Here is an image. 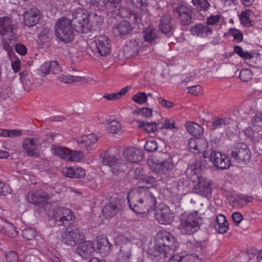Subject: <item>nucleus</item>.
Segmentation results:
<instances>
[{
    "mask_svg": "<svg viewBox=\"0 0 262 262\" xmlns=\"http://www.w3.org/2000/svg\"><path fill=\"white\" fill-rule=\"evenodd\" d=\"M128 202L132 210L137 214H145L153 210L156 205V198L146 187L132 190L127 196Z\"/></svg>",
    "mask_w": 262,
    "mask_h": 262,
    "instance_id": "nucleus-1",
    "label": "nucleus"
},
{
    "mask_svg": "<svg viewBox=\"0 0 262 262\" xmlns=\"http://www.w3.org/2000/svg\"><path fill=\"white\" fill-rule=\"evenodd\" d=\"M101 21V18L97 14L90 16L86 10L77 9L73 13L72 24L76 31L79 33H87L91 31L92 27Z\"/></svg>",
    "mask_w": 262,
    "mask_h": 262,
    "instance_id": "nucleus-2",
    "label": "nucleus"
},
{
    "mask_svg": "<svg viewBox=\"0 0 262 262\" xmlns=\"http://www.w3.org/2000/svg\"><path fill=\"white\" fill-rule=\"evenodd\" d=\"M18 28L16 20L8 16L0 17V35L4 48L8 52L10 50V42L17 37Z\"/></svg>",
    "mask_w": 262,
    "mask_h": 262,
    "instance_id": "nucleus-3",
    "label": "nucleus"
},
{
    "mask_svg": "<svg viewBox=\"0 0 262 262\" xmlns=\"http://www.w3.org/2000/svg\"><path fill=\"white\" fill-rule=\"evenodd\" d=\"M179 243L176 238L166 231H159L155 237V249L161 253L164 258L171 255L178 248Z\"/></svg>",
    "mask_w": 262,
    "mask_h": 262,
    "instance_id": "nucleus-4",
    "label": "nucleus"
},
{
    "mask_svg": "<svg viewBox=\"0 0 262 262\" xmlns=\"http://www.w3.org/2000/svg\"><path fill=\"white\" fill-rule=\"evenodd\" d=\"M199 217L198 212H185L181 215L178 228L182 234H190L198 230L199 227Z\"/></svg>",
    "mask_w": 262,
    "mask_h": 262,
    "instance_id": "nucleus-5",
    "label": "nucleus"
},
{
    "mask_svg": "<svg viewBox=\"0 0 262 262\" xmlns=\"http://www.w3.org/2000/svg\"><path fill=\"white\" fill-rule=\"evenodd\" d=\"M55 35L60 41L69 43L74 38V32L71 21L62 18L57 22L55 26Z\"/></svg>",
    "mask_w": 262,
    "mask_h": 262,
    "instance_id": "nucleus-6",
    "label": "nucleus"
},
{
    "mask_svg": "<svg viewBox=\"0 0 262 262\" xmlns=\"http://www.w3.org/2000/svg\"><path fill=\"white\" fill-rule=\"evenodd\" d=\"M96 242V244L92 243L90 241L81 243L77 248L78 254L82 257L86 258L95 251L100 250L105 244L107 243V241L106 238L102 237L98 238Z\"/></svg>",
    "mask_w": 262,
    "mask_h": 262,
    "instance_id": "nucleus-7",
    "label": "nucleus"
},
{
    "mask_svg": "<svg viewBox=\"0 0 262 262\" xmlns=\"http://www.w3.org/2000/svg\"><path fill=\"white\" fill-rule=\"evenodd\" d=\"M102 164L107 166L114 175H118L126 169L125 164L122 162L119 156L117 155L107 153L102 160Z\"/></svg>",
    "mask_w": 262,
    "mask_h": 262,
    "instance_id": "nucleus-8",
    "label": "nucleus"
},
{
    "mask_svg": "<svg viewBox=\"0 0 262 262\" xmlns=\"http://www.w3.org/2000/svg\"><path fill=\"white\" fill-rule=\"evenodd\" d=\"M203 156L205 158H208L215 167L222 169H227L231 165L229 158L226 155L222 154L220 152L215 151L205 152Z\"/></svg>",
    "mask_w": 262,
    "mask_h": 262,
    "instance_id": "nucleus-9",
    "label": "nucleus"
},
{
    "mask_svg": "<svg viewBox=\"0 0 262 262\" xmlns=\"http://www.w3.org/2000/svg\"><path fill=\"white\" fill-rule=\"evenodd\" d=\"M231 155L238 163H246L250 160L251 153L246 144L239 143L232 149Z\"/></svg>",
    "mask_w": 262,
    "mask_h": 262,
    "instance_id": "nucleus-10",
    "label": "nucleus"
},
{
    "mask_svg": "<svg viewBox=\"0 0 262 262\" xmlns=\"http://www.w3.org/2000/svg\"><path fill=\"white\" fill-rule=\"evenodd\" d=\"M155 217L160 224L170 225L174 221L175 214L167 206L161 205L157 210Z\"/></svg>",
    "mask_w": 262,
    "mask_h": 262,
    "instance_id": "nucleus-11",
    "label": "nucleus"
},
{
    "mask_svg": "<svg viewBox=\"0 0 262 262\" xmlns=\"http://www.w3.org/2000/svg\"><path fill=\"white\" fill-rule=\"evenodd\" d=\"M176 156H168L163 161L155 163L152 168V170L157 173L161 174L166 173L173 168L178 161V159H176Z\"/></svg>",
    "mask_w": 262,
    "mask_h": 262,
    "instance_id": "nucleus-12",
    "label": "nucleus"
},
{
    "mask_svg": "<svg viewBox=\"0 0 262 262\" xmlns=\"http://www.w3.org/2000/svg\"><path fill=\"white\" fill-rule=\"evenodd\" d=\"M97 51L102 56L110 55L111 50V41L106 35H101L95 37Z\"/></svg>",
    "mask_w": 262,
    "mask_h": 262,
    "instance_id": "nucleus-13",
    "label": "nucleus"
},
{
    "mask_svg": "<svg viewBox=\"0 0 262 262\" xmlns=\"http://www.w3.org/2000/svg\"><path fill=\"white\" fill-rule=\"evenodd\" d=\"M49 215L52 216L53 219L57 222H60L58 225L62 223L64 225L65 222L72 221L74 218L71 210L67 208H57L53 211V213H50Z\"/></svg>",
    "mask_w": 262,
    "mask_h": 262,
    "instance_id": "nucleus-14",
    "label": "nucleus"
},
{
    "mask_svg": "<svg viewBox=\"0 0 262 262\" xmlns=\"http://www.w3.org/2000/svg\"><path fill=\"white\" fill-rule=\"evenodd\" d=\"M23 23L28 27L35 26L40 19V11L36 8H31L23 13Z\"/></svg>",
    "mask_w": 262,
    "mask_h": 262,
    "instance_id": "nucleus-15",
    "label": "nucleus"
},
{
    "mask_svg": "<svg viewBox=\"0 0 262 262\" xmlns=\"http://www.w3.org/2000/svg\"><path fill=\"white\" fill-rule=\"evenodd\" d=\"M81 235L77 228H68L62 235L61 241L66 245L74 246L81 239Z\"/></svg>",
    "mask_w": 262,
    "mask_h": 262,
    "instance_id": "nucleus-16",
    "label": "nucleus"
},
{
    "mask_svg": "<svg viewBox=\"0 0 262 262\" xmlns=\"http://www.w3.org/2000/svg\"><path fill=\"white\" fill-rule=\"evenodd\" d=\"M40 145L38 138H28L24 140L23 147L28 156L38 157L39 154L36 152V149Z\"/></svg>",
    "mask_w": 262,
    "mask_h": 262,
    "instance_id": "nucleus-17",
    "label": "nucleus"
},
{
    "mask_svg": "<svg viewBox=\"0 0 262 262\" xmlns=\"http://www.w3.org/2000/svg\"><path fill=\"white\" fill-rule=\"evenodd\" d=\"M191 34L202 38H207L213 34L212 29L201 23L192 26L190 29Z\"/></svg>",
    "mask_w": 262,
    "mask_h": 262,
    "instance_id": "nucleus-18",
    "label": "nucleus"
},
{
    "mask_svg": "<svg viewBox=\"0 0 262 262\" xmlns=\"http://www.w3.org/2000/svg\"><path fill=\"white\" fill-rule=\"evenodd\" d=\"M123 155L126 160L130 163H138L143 158V151L139 148L133 147L126 148L123 150Z\"/></svg>",
    "mask_w": 262,
    "mask_h": 262,
    "instance_id": "nucleus-19",
    "label": "nucleus"
},
{
    "mask_svg": "<svg viewBox=\"0 0 262 262\" xmlns=\"http://www.w3.org/2000/svg\"><path fill=\"white\" fill-rule=\"evenodd\" d=\"M141 43L139 40H133L128 42L123 48V55L126 58H129L136 55L140 50Z\"/></svg>",
    "mask_w": 262,
    "mask_h": 262,
    "instance_id": "nucleus-20",
    "label": "nucleus"
},
{
    "mask_svg": "<svg viewBox=\"0 0 262 262\" xmlns=\"http://www.w3.org/2000/svg\"><path fill=\"white\" fill-rule=\"evenodd\" d=\"M51 197V196L50 194H48L42 191H37L29 192L27 196V199L31 204H43L50 199Z\"/></svg>",
    "mask_w": 262,
    "mask_h": 262,
    "instance_id": "nucleus-21",
    "label": "nucleus"
},
{
    "mask_svg": "<svg viewBox=\"0 0 262 262\" xmlns=\"http://www.w3.org/2000/svg\"><path fill=\"white\" fill-rule=\"evenodd\" d=\"M0 231L6 234L10 238H15L18 234V231L12 224L6 222L1 217Z\"/></svg>",
    "mask_w": 262,
    "mask_h": 262,
    "instance_id": "nucleus-22",
    "label": "nucleus"
},
{
    "mask_svg": "<svg viewBox=\"0 0 262 262\" xmlns=\"http://www.w3.org/2000/svg\"><path fill=\"white\" fill-rule=\"evenodd\" d=\"M62 173L70 178H83L85 174V170L81 167H64L62 169Z\"/></svg>",
    "mask_w": 262,
    "mask_h": 262,
    "instance_id": "nucleus-23",
    "label": "nucleus"
},
{
    "mask_svg": "<svg viewBox=\"0 0 262 262\" xmlns=\"http://www.w3.org/2000/svg\"><path fill=\"white\" fill-rule=\"evenodd\" d=\"M233 120L228 116L214 117L212 119L211 129L214 130L225 127L228 124H231Z\"/></svg>",
    "mask_w": 262,
    "mask_h": 262,
    "instance_id": "nucleus-24",
    "label": "nucleus"
},
{
    "mask_svg": "<svg viewBox=\"0 0 262 262\" xmlns=\"http://www.w3.org/2000/svg\"><path fill=\"white\" fill-rule=\"evenodd\" d=\"M186 174L190 180H204L206 178L205 174L195 166L189 167L186 170Z\"/></svg>",
    "mask_w": 262,
    "mask_h": 262,
    "instance_id": "nucleus-25",
    "label": "nucleus"
},
{
    "mask_svg": "<svg viewBox=\"0 0 262 262\" xmlns=\"http://www.w3.org/2000/svg\"><path fill=\"white\" fill-rule=\"evenodd\" d=\"M97 141V136L94 134L83 135L77 140L78 145L81 148H88L95 144Z\"/></svg>",
    "mask_w": 262,
    "mask_h": 262,
    "instance_id": "nucleus-26",
    "label": "nucleus"
},
{
    "mask_svg": "<svg viewBox=\"0 0 262 262\" xmlns=\"http://www.w3.org/2000/svg\"><path fill=\"white\" fill-rule=\"evenodd\" d=\"M214 227L216 231L219 233L223 234L228 231L229 229L228 224L224 215L220 214L216 216Z\"/></svg>",
    "mask_w": 262,
    "mask_h": 262,
    "instance_id": "nucleus-27",
    "label": "nucleus"
},
{
    "mask_svg": "<svg viewBox=\"0 0 262 262\" xmlns=\"http://www.w3.org/2000/svg\"><path fill=\"white\" fill-rule=\"evenodd\" d=\"M171 17L168 14H164L160 19L159 29L161 33L167 34H169L172 29V26L170 23Z\"/></svg>",
    "mask_w": 262,
    "mask_h": 262,
    "instance_id": "nucleus-28",
    "label": "nucleus"
},
{
    "mask_svg": "<svg viewBox=\"0 0 262 262\" xmlns=\"http://www.w3.org/2000/svg\"><path fill=\"white\" fill-rule=\"evenodd\" d=\"M159 35L157 30L151 26L147 28L143 32L144 38L147 42H152L156 41L159 38Z\"/></svg>",
    "mask_w": 262,
    "mask_h": 262,
    "instance_id": "nucleus-29",
    "label": "nucleus"
},
{
    "mask_svg": "<svg viewBox=\"0 0 262 262\" xmlns=\"http://www.w3.org/2000/svg\"><path fill=\"white\" fill-rule=\"evenodd\" d=\"M186 128L190 134L196 137H200L203 133V128L198 123L187 122Z\"/></svg>",
    "mask_w": 262,
    "mask_h": 262,
    "instance_id": "nucleus-30",
    "label": "nucleus"
},
{
    "mask_svg": "<svg viewBox=\"0 0 262 262\" xmlns=\"http://www.w3.org/2000/svg\"><path fill=\"white\" fill-rule=\"evenodd\" d=\"M196 257L193 255H185L184 253L173 255L168 262H194Z\"/></svg>",
    "mask_w": 262,
    "mask_h": 262,
    "instance_id": "nucleus-31",
    "label": "nucleus"
},
{
    "mask_svg": "<svg viewBox=\"0 0 262 262\" xmlns=\"http://www.w3.org/2000/svg\"><path fill=\"white\" fill-rule=\"evenodd\" d=\"M253 15V12L251 10L247 9L242 12L239 15V20L242 24L247 27L252 26L251 17Z\"/></svg>",
    "mask_w": 262,
    "mask_h": 262,
    "instance_id": "nucleus-32",
    "label": "nucleus"
},
{
    "mask_svg": "<svg viewBox=\"0 0 262 262\" xmlns=\"http://www.w3.org/2000/svg\"><path fill=\"white\" fill-rule=\"evenodd\" d=\"M130 86H127L122 88L120 91L116 93L105 94L103 98L109 101H114L119 99L121 97L124 96L128 91L130 89Z\"/></svg>",
    "mask_w": 262,
    "mask_h": 262,
    "instance_id": "nucleus-33",
    "label": "nucleus"
},
{
    "mask_svg": "<svg viewBox=\"0 0 262 262\" xmlns=\"http://www.w3.org/2000/svg\"><path fill=\"white\" fill-rule=\"evenodd\" d=\"M106 130L110 134H121L123 132L122 126L116 120H112L107 123Z\"/></svg>",
    "mask_w": 262,
    "mask_h": 262,
    "instance_id": "nucleus-34",
    "label": "nucleus"
},
{
    "mask_svg": "<svg viewBox=\"0 0 262 262\" xmlns=\"http://www.w3.org/2000/svg\"><path fill=\"white\" fill-rule=\"evenodd\" d=\"M52 151L54 155L59 156L66 160H67L69 155L71 153L70 149L60 146H53Z\"/></svg>",
    "mask_w": 262,
    "mask_h": 262,
    "instance_id": "nucleus-35",
    "label": "nucleus"
},
{
    "mask_svg": "<svg viewBox=\"0 0 262 262\" xmlns=\"http://www.w3.org/2000/svg\"><path fill=\"white\" fill-rule=\"evenodd\" d=\"M193 7L198 11H207L210 4L207 0H191Z\"/></svg>",
    "mask_w": 262,
    "mask_h": 262,
    "instance_id": "nucleus-36",
    "label": "nucleus"
},
{
    "mask_svg": "<svg viewBox=\"0 0 262 262\" xmlns=\"http://www.w3.org/2000/svg\"><path fill=\"white\" fill-rule=\"evenodd\" d=\"M139 128L146 130L149 133H154L157 130L158 124L154 122H139Z\"/></svg>",
    "mask_w": 262,
    "mask_h": 262,
    "instance_id": "nucleus-37",
    "label": "nucleus"
},
{
    "mask_svg": "<svg viewBox=\"0 0 262 262\" xmlns=\"http://www.w3.org/2000/svg\"><path fill=\"white\" fill-rule=\"evenodd\" d=\"M130 31V26L128 22L123 21L118 24L115 29V33L125 34Z\"/></svg>",
    "mask_w": 262,
    "mask_h": 262,
    "instance_id": "nucleus-38",
    "label": "nucleus"
},
{
    "mask_svg": "<svg viewBox=\"0 0 262 262\" xmlns=\"http://www.w3.org/2000/svg\"><path fill=\"white\" fill-rule=\"evenodd\" d=\"M158 127L160 129H169L176 128L173 120H169L167 118L162 119L158 123Z\"/></svg>",
    "mask_w": 262,
    "mask_h": 262,
    "instance_id": "nucleus-39",
    "label": "nucleus"
},
{
    "mask_svg": "<svg viewBox=\"0 0 262 262\" xmlns=\"http://www.w3.org/2000/svg\"><path fill=\"white\" fill-rule=\"evenodd\" d=\"M208 146V144L207 141L203 138H198L196 148L195 151V154H198L199 152H203V155L205 152H208V151H206V149L207 148ZM208 151H210L208 150Z\"/></svg>",
    "mask_w": 262,
    "mask_h": 262,
    "instance_id": "nucleus-40",
    "label": "nucleus"
},
{
    "mask_svg": "<svg viewBox=\"0 0 262 262\" xmlns=\"http://www.w3.org/2000/svg\"><path fill=\"white\" fill-rule=\"evenodd\" d=\"M132 100L135 102L142 105L147 102V95L145 92H138L133 96Z\"/></svg>",
    "mask_w": 262,
    "mask_h": 262,
    "instance_id": "nucleus-41",
    "label": "nucleus"
},
{
    "mask_svg": "<svg viewBox=\"0 0 262 262\" xmlns=\"http://www.w3.org/2000/svg\"><path fill=\"white\" fill-rule=\"evenodd\" d=\"M252 199L250 197L241 196L233 200V205L237 208L243 207L246 203L251 202Z\"/></svg>",
    "mask_w": 262,
    "mask_h": 262,
    "instance_id": "nucleus-42",
    "label": "nucleus"
},
{
    "mask_svg": "<svg viewBox=\"0 0 262 262\" xmlns=\"http://www.w3.org/2000/svg\"><path fill=\"white\" fill-rule=\"evenodd\" d=\"M234 51L241 58H242L245 60L251 59L253 57L252 53L248 52V51H244L243 50V49L238 46H235L234 47Z\"/></svg>",
    "mask_w": 262,
    "mask_h": 262,
    "instance_id": "nucleus-43",
    "label": "nucleus"
},
{
    "mask_svg": "<svg viewBox=\"0 0 262 262\" xmlns=\"http://www.w3.org/2000/svg\"><path fill=\"white\" fill-rule=\"evenodd\" d=\"M83 157L84 155L82 152L71 150V153L69 155L67 161L78 162L83 160Z\"/></svg>",
    "mask_w": 262,
    "mask_h": 262,
    "instance_id": "nucleus-44",
    "label": "nucleus"
},
{
    "mask_svg": "<svg viewBox=\"0 0 262 262\" xmlns=\"http://www.w3.org/2000/svg\"><path fill=\"white\" fill-rule=\"evenodd\" d=\"M130 179L139 180H144L145 177L142 172L141 168H137L134 170H130L129 173Z\"/></svg>",
    "mask_w": 262,
    "mask_h": 262,
    "instance_id": "nucleus-45",
    "label": "nucleus"
},
{
    "mask_svg": "<svg viewBox=\"0 0 262 262\" xmlns=\"http://www.w3.org/2000/svg\"><path fill=\"white\" fill-rule=\"evenodd\" d=\"M197 187L196 188L199 189L200 192L206 194L211 192V189L207 181H198Z\"/></svg>",
    "mask_w": 262,
    "mask_h": 262,
    "instance_id": "nucleus-46",
    "label": "nucleus"
},
{
    "mask_svg": "<svg viewBox=\"0 0 262 262\" xmlns=\"http://www.w3.org/2000/svg\"><path fill=\"white\" fill-rule=\"evenodd\" d=\"M21 135V132L19 130H3L0 129V135L4 137H15Z\"/></svg>",
    "mask_w": 262,
    "mask_h": 262,
    "instance_id": "nucleus-47",
    "label": "nucleus"
},
{
    "mask_svg": "<svg viewBox=\"0 0 262 262\" xmlns=\"http://www.w3.org/2000/svg\"><path fill=\"white\" fill-rule=\"evenodd\" d=\"M252 72L248 69H243L239 74V78L244 82L249 81L252 79Z\"/></svg>",
    "mask_w": 262,
    "mask_h": 262,
    "instance_id": "nucleus-48",
    "label": "nucleus"
},
{
    "mask_svg": "<svg viewBox=\"0 0 262 262\" xmlns=\"http://www.w3.org/2000/svg\"><path fill=\"white\" fill-rule=\"evenodd\" d=\"M36 235L35 230L32 228H27L23 231V237L27 240L34 239Z\"/></svg>",
    "mask_w": 262,
    "mask_h": 262,
    "instance_id": "nucleus-49",
    "label": "nucleus"
},
{
    "mask_svg": "<svg viewBox=\"0 0 262 262\" xmlns=\"http://www.w3.org/2000/svg\"><path fill=\"white\" fill-rule=\"evenodd\" d=\"M222 16L220 15L216 14L211 15L208 17L206 20V25L208 26L217 25L221 21Z\"/></svg>",
    "mask_w": 262,
    "mask_h": 262,
    "instance_id": "nucleus-50",
    "label": "nucleus"
},
{
    "mask_svg": "<svg viewBox=\"0 0 262 262\" xmlns=\"http://www.w3.org/2000/svg\"><path fill=\"white\" fill-rule=\"evenodd\" d=\"M229 31L230 34L237 42H239L243 41V35L239 30L234 28H231L229 29Z\"/></svg>",
    "mask_w": 262,
    "mask_h": 262,
    "instance_id": "nucleus-51",
    "label": "nucleus"
},
{
    "mask_svg": "<svg viewBox=\"0 0 262 262\" xmlns=\"http://www.w3.org/2000/svg\"><path fill=\"white\" fill-rule=\"evenodd\" d=\"M145 150L148 151H155L158 149L157 143L152 140H148L144 145Z\"/></svg>",
    "mask_w": 262,
    "mask_h": 262,
    "instance_id": "nucleus-52",
    "label": "nucleus"
},
{
    "mask_svg": "<svg viewBox=\"0 0 262 262\" xmlns=\"http://www.w3.org/2000/svg\"><path fill=\"white\" fill-rule=\"evenodd\" d=\"M11 192V188L10 186L4 183L3 181H0V194L5 195Z\"/></svg>",
    "mask_w": 262,
    "mask_h": 262,
    "instance_id": "nucleus-53",
    "label": "nucleus"
},
{
    "mask_svg": "<svg viewBox=\"0 0 262 262\" xmlns=\"http://www.w3.org/2000/svg\"><path fill=\"white\" fill-rule=\"evenodd\" d=\"M189 92L192 95L198 96L203 93V89L201 85H195L188 87Z\"/></svg>",
    "mask_w": 262,
    "mask_h": 262,
    "instance_id": "nucleus-54",
    "label": "nucleus"
},
{
    "mask_svg": "<svg viewBox=\"0 0 262 262\" xmlns=\"http://www.w3.org/2000/svg\"><path fill=\"white\" fill-rule=\"evenodd\" d=\"M180 18L184 25H189L191 23V10L182 15Z\"/></svg>",
    "mask_w": 262,
    "mask_h": 262,
    "instance_id": "nucleus-55",
    "label": "nucleus"
},
{
    "mask_svg": "<svg viewBox=\"0 0 262 262\" xmlns=\"http://www.w3.org/2000/svg\"><path fill=\"white\" fill-rule=\"evenodd\" d=\"M40 71V75L42 76L47 75L50 71H51V62H46L42 64L39 69Z\"/></svg>",
    "mask_w": 262,
    "mask_h": 262,
    "instance_id": "nucleus-56",
    "label": "nucleus"
},
{
    "mask_svg": "<svg viewBox=\"0 0 262 262\" xmlns=\"http://www.w3.org/2000/svg\"><path fill=\"white\" fill-rule=\"evenodd\" d=\"M62 69L58 62L56 60L51 61V72L55 74H59Z\"/></svg>",
    "mask_w": 262,
    "mask_h": 262,
    "instance_id": "nucleus-57",
    "label": "nucleus"
},
{
    "mask_svg": "<svg viewBox=\"0 0 262 262\" xmlns=\"http://www.w3.org/2000/svg\"><path fill=\"white\" fill-rule=\"evenodd\" d=\"M103 213L106 216L111 217L116 213V210L115 208H112L110 206H106L103 208Z\"/></svg>",
    "mask_w": 262,
    "mask_h": 262,
    "instance_id": "nucleus-58",
    "label": "nucleus"
},
{
    "mask_svg": "<svg viewBox=\"0 0 262 262\" xmlns=\"http://www.w3.org/2000/svg\"><path fill=\"white\" fill-rule=\"evenodd\" d=\"M7 262H18V256L16 252L10 251L6 255Z\"/></svg>",
    "mask_w": 262,
    "mask_h": 262,
    "instance_id": "nucleus-59",
    "label": "nucleus"
},
{
    "mask_svg": "<svg viewBox=\"0 0 262 262\" xmlns=\"http://www.w3.org/2000/svg\"><path fill=\"white\" fill-rule=\"evenodd\" d=\"M198 138H191L188 142V147L189 150L195 154L197 144Z\"/></svg>",
    "mask_w": 262,
    "mask_h": 262,
    "instance_id": "nucleus-60",
    "label": "nucleus"
},
{
    "mask_svg": "<svg viewBox=\"0 0 262 262\" xmlns=\"http://www.w3.org/2000/svg\"><path fill=\"white\" fill-rule=\"evenodd\" d=\"M254 126L262 127V114H256L252 119Z\"/></svg>",
    "mask_w": 262,
    "mask_h": 262,
    "instance_id": "nucleus-61",
    "label": "nucleus"
},
{
    "mask_svg": "<svg viewBox=\"0 0 262 262\" xmlns=\"http://www.w3.org/2000/svg\"><path fill=\"white\" fill-rule=\"evenodd\" d=\"M175 10L178 13L179 17L191 10L189 8L182 5H180L176 7L175 8Z\"/></svg>",
    "mask_w": 262,
    "mask_h": 262,
    "instance_id": "nucleus-62",
    "label": "nucleus"
},
{
    "mask_svg": "<svg viewBox=\"0 0 262 262\" xmlns=\"http://www.w3.org/2000/svg\"><path fill=\"white\" fill-rule=\"evenodd\" d=\"M58 79L60 81L66 83L73 82L74 80V77L71 75H60L58 77Z\"/></svg>",
    "mask_w": 262,
    "mask_h": 262,
    "instance_id": "nucleus-63",
    "label": "nucleus"
},
{
    "mask_svg": "<svg viewBox=\"0 0 262 262\" xmlns=\"http://www.w3.org/2000/svg\"><path fill=\"white\" fill-rule=\"evenodd\" d=\"M140 113L143 117H145L146 118H148V117H150L152 116V111L150 108L144 107V108H142L140 111Z\"/></svg>",
    "mask_w": 262,
    "mask_h": 262,
    "instance_id": "nucleus-64",
    "label": "nucleus"
}]
</instances>
